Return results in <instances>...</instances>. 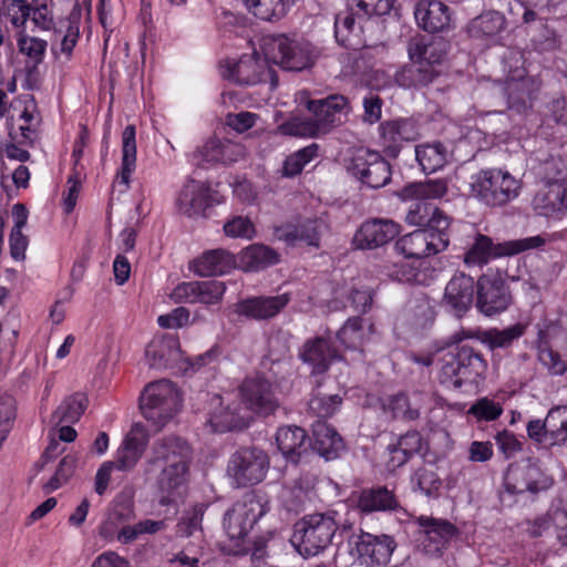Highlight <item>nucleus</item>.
<instances>
[{
  "label": "nucleus",
  "mask_w": 567,
  "mask_h": 567,
  "mask_svg": "<svg viewBox=\"0 0 567 567\" xmlns=\"http://www.w3.org/2000/svg\"><path fill=\"white\" fill-rule=\"evenodd\" d=\"M311 449L326 461L338 458L346 450L340 434L324 422H317L312 430Z\"/></svg>",
  "instance_id": "f704fd0d"
},
{
  "label": "nucleus",
  "mask_w": 567,
  "mask_h": 567,
  "mask_svg": "<svg viewBox=\"0 0 567 567\" xmlns=\"http://www.w3.org/2000/svg\"><path fill=\"white\" fill-rule=\"evenodd\" d=\"M411 487L429 498H437L441 494L442 480L433 470L427 467L417 468L411 476Z\"/></svg>",
  "instance_id": "de8ad7c7"
},
{
  "label": "nucleus",
  "mask_w": 567,
  "mask_h": 567,
  "mask_svg": "<svg viewBox=\"0 0 567 567\" xmlns=\"http://www.w3.org/2000/svg\"><path fill=\"white\" fill-rule=\"evenodd\" d=\"M545 243L546 240L542 236H533L495 244L491 237L476 234L463 260L467 266H483L491 259L513 256L529 249L539 248Z\"/></svg>",
  "instance_id": "9d476101"
},
{
  "label": "nucleus",
  "mask_w": 567,
  "mask_h": 567,
  "mask_svg": "<svg viewBox=\"0 0 567 567\" xmlns=\"http://www.w3.org/2000/svg\"><path fill=\"white\" fill-rule=\"evenodd\" d=\"M266 61L287 71H302L311 66L317 50L306 38H258Z\"/></svg>",
  "instance_id": "39448f33"
},
{
  "label": "nucleus",
  "mask_w": 567,
  "mask_h": 567,
  "mask_svg": "<svg viewBox=\"0 0 567 567\" xmlns=\"http://www.w3.org/2000/svg\"><path fill=\"white\" fill-rule=\"evenodd\" d=\"M81 16L82 9L79 3H75L66 18L53 23L52 30L63 35H80Z\"/></svg>",
  "instance_id": "680f3d73"
},
{
  "label": "nucleus",
  "mask_w": 567,
  "mask_h": 567,
  "mask_svg": "<svg viewBox=\"0 0 567 567\" xmlns=\"http://www.w3.org/2000/svg\"><path fill=\"white\" fill-rule=\"evenodd\" d=\"M319 148L317 143H312L289 155L284 162V176L293 177L300 174L303 167L318 156Z\"/></svg>",
  "instance_id": "864d4df0"
},
{
  "label": "nucleus",
  "mask_w": 567,
  "mask_h": 567,
  "mask_svg": "<svg viewBox=\"0 0 567 567\" xmlns=\"http://www.w3.org/2000/svg\"><path fill=\"white\" fill-rule=\"evenodd\" d=\"M554 478L530 457L508 465L504 474V487L508 494H538L549 489Z\"/></svg>",
  "instance_id": "f8f14e48"
},
{
  "label": "nucleus",
  "mask_w": 567,
  "mask_h": 567,
  "mask_svg": "<svg viewBox=\"0 0 567 567\" xmlns=\"http://www.w3.org/2000/svg\"><path fill=\"white\" fill-rule=\"evenodd\" d=\"M134 516L135 513L131 503H117L111 512L107 522L101 527L100 534L106 537L110 532V527H115L118 524L130 522Z\"/></svg>",
  "instance_id": "e2e57ef3"
},
{
  "label": "nucleus",
  "mask_w": 567,
  "mask_h": 567,
  "mask_svg": "<svg viewBox=\"0 0 567 567\" xmlns=\"http://www.w3.org/2000/svg\"><path fill=\"white\" fill-rule=\"evenodd\" d=\"M505 17L497 11H488L474 18L467 31L475 35H497L504 30Z\"/></svg>",
  "instance_id": "8fccbe9b"
},
{
  "label": "nucleus",
  "mask_w": 567,
  "mask_h": 567,
  "mask_svg": "<svg viewBox=\"0 0 567 567\" xmlns=\"http://www.w3.org/2000/svg\"><path fill=\"white\" fill-rule=\"evenodd\" d=\"M468 413L477 420L494 421L503 413V408L493 400L482 398L470 408Z\"/></svg>",
  "instance_id": "bf43d9fd"
},
{
  "label": "nucleus",
  "mask_w": 567,
  "mask_h": 567,
  "mask_svg": "<svg viewBox=\"0 0 567 567\" xmlns=\"http://www.w3.org/2000/svg\"><path fill=\"white\" fill-rule=\"evenodd\" d=\"M449 244L450 231L416 229L398 239L395 249L406 258L422 259L445 250Z\"/></svg>",
  "instance_id": "2eb2a0df"
},
{
  "label": "nucleus",
  "mask_w": 567,
  "mask_h": 567,
  "mask_svg": "<svg viewBox=\"0 0 567 567\" xmlns=\"http://www.w3.org/2000/svg\"><path fill=\"white\" fill-rule=\"evenodd\" d=\"M322 221L318 219H307L298 225L300 241L306 243L309 246L318 248L320 246V236Z\"/></svg>",
  "instance_id": "774afa93"
},
{
  "label": "nucleus",
  "mask_w": 567,
  "mask_h": 567,
  "mask_svg": "<svg viewBox=\"0 0 567 567\" xmlns=\"http://www.w3.org/2000/svg\"><path fill=\"white\" fill-rule=\"evenodd\" d=\"M221 141L208 140L204 145L197 147L190 155L193 165L207 168L209 165L220 163Z\"/></svg>",
  "instance_id": "6e6d98bb"
},
{
  "label": "nucleus",
  "mask_w": 567,
  "mask_h": 567,
  "mask_svg": "<svg viewBox=\"0 0 567 567\" xmlns=\"http://www.w3.org/2000/svg\"><path fill=\"white\" fill-rule=\"evenodd\" d=\"M534 210L545 217H561L567 213V183L544 184L532 200Z\"/></svg>",
  "instance_id": "cd10ccee"
},
{
  "label": "nucleus",
  "mask_w": 567,
  "mask_h": 567,
  "mask_svg": "<svg viewBox=\"0 0 567 567\" xmlns=\"http://www.w3.org/2000/svg\"><path fill=\"white\" fill-rule=\"evenodd\" d=\"M290 300L289 293L248 297L237 301L233 306V312L247 320L266 321L279 315Z\"/></svg>",
  "instance_id": "6ab92c4d"
},
{
  "label": "nucleus",
  "mask_w": 567,
  "mask_h": 567,
  "mask_svg": "<svg viewBox=\"0 0 567 567\" xmlns=\"http://www.w3.org/2000/svg\"><path fill=\"white\" fill-rule=\"evenodd\" d=\"M449 50L445 38H411L408 52L410 59H415L435 69L441 64Z\"/></svg>",
  "instance_id": "72a5a7b5"
},
{
  "label": "nucleus",
  "mask_w": 567,
  "mask_h": 567,
  "mask_svg": "<svg viewBox=\"0 0 567 567\" xmlns=\"http://www.w3.org/2000/svg\"><path fill=\"white\" fill-rule=\"evenodd\" d=\"M354 546L361 561L368 566L386 565L396 547L392 536L362 532L354 536Z\"/></svg>",
  "instance_id": "aec40b11"
},
{
  "label": "nucleus",
  "mask_w": 567,
  "mask_h": 567,
  "mask_svg": "<svg viewBox=\"0 0 567 567\" xmlns=\"http://www.w3.org/2000/svg\"><path fill=\"white\" fill-rule=\"evenodd\" d=\"M425 396L423 392L419 391L413 392L411 396L405 393H396L388 399L384 410L389 411L393 419L415 421L420 417Z\"/></svg>",
  "instance_id": "58836bf2"
},
{
  "label": "nucleus",
  "mask_w": 567,
  "mask_h": 567,
  "mask_svg": "<svg viewBox=\"0 0 567 567\" xmlns=\"http://www.w3.org/2000/svg\"><path fill=\"white\" fill-rule=\"evenodd\" d=\"M182 399L175 384L159 380L145 386L140 408L144 417L162 429L181 409Z\"/></svg>",
  "instance_id": "6e6552de"
},
{
  "label": "nucleus",
  "mask_w": 567,
  "mask_h": 567,
  "mask_svg": "<svg viewBox=\"0 0 567 567\" xmlns=\"http://www.w3.org/2000/svg\"><path fill=\"white\" fill-rule=\"evenodd\" d=\"M447 344L453 343L447 341ZM455 353L444 361L440 381L446 386L461 388L464 383L475 382L487 370V361L483 354L468 344L455 343Z\"/></svg>",
  "instance_id": "0eeeda50"
},
{
  "label": "nucleus",
  "mask_w": 567,
  "mask_h": 567,
  "mask_svg": "<svg viewBox=\"0 0 567 567\" xmlns=\"http://www.w3.org/2000/svg\"><path fill=\"white\" fill-rule=\"evenodd\" d=\"M400 230V225L391 219H369L361 224L352 243L358 249H375L393 240Z\"/></svg>",
  "instance_id": "4be33fe9"
},
{
  "label": "nucleus",
  "mask_w": 567,
  "mask_h": 567,
  "mask_svg": "<svg viewBox=\"0 0 567 567\" xmlns=\"http://www.w3.org/2000/svg\"><path fill=\"white\" fill-rule=\"evenodd\" d=\"M300 360L311 367L313 375L324 374L340 359L338 350L323 337L308 339L299 351Z\"/></svg>",
  "instance_id": "393cba45"
},
{
  "label": "nucleus",
  "mask_w": 567,
  "mask_h": 567,
  "mask_svg": "<svg viewBox=\"0 0 567 567\" xmlns=\"http://www.w3.org/2000/svg\"><path fill=\"white\" fill-rule=\"evenodd\" d=\"M415 158L426 174L443 168L452 158L447 146L440 141L415 146Z\"/></svg>",
  "instance_id": "ea45409f"
},
{
  "label": "nucleus",
  "mask_w": 567,
  "mask_h": 567,
  "mask_svg": "<svg viewBox=\"0 0 567 567\" xmlns=\"http://www.w3.org/2000/svg\"><path fill=\"white\" fill-rule=\"evenodd\" d=\"M234 267V255L223 248L208 250L193 262V270L200 277L221 276Z\"/></svg>",
  "instance_id": "c9c22d12"
},
{
  "label": "nucleus",
  "mask_w": 567,
  "mask_h": 567,
  "mask_svg": "<svg viewBox=\"0 0 567 567\" xmlns=\"http://www.w3.org/2000/svg\"><path fill=\"white\" fill-rule=\"evenodd\" d=\"M446 184L441 179L410 183L399 193L403 200L416 199L405 216V221L419 229H431L432 231H450L451 219L432 203L429 198H441L446 194Z\"/></svg>",
  "instance_id": "f03ea898"
},
{
  "label": "nucleus",
  "mask_w": 567,
  "mask_h": 567,
  "mask_svg": "<svg viewBox=\"0 0 567 567\" xmlns=\"http://www.w3.org/2000/svg\"><path fill=\"white\" fill-rule=\"evenodd\" d=\"M87 399L83 393H74L65 398L52 414L51 421L59 425L62 423H76L86 409Z\"/></svg>",
  "instance_id": "c03bdc74"
},
{
  "label": "nucleus",
  "mask_w": 567,
  "mask_h": 567,
  "mask_svg": "<svg viewBox=\"0 0 567 567\" xmlns=\"http://www.w3.org/2000/svg\"><path fill=\"white\" fill-rule=\"evenodd\" d=\"M550 446L567 443V405H557L547 412Z\"/></svg>",
  "instance_id": "09e8293b"
},
{
  "label": "nucleus",
  "mask_w": 567,
  "mask_h": 567,
  "mask_svg": "<svg viewBox=\"0 0 567 567\" xmlns=\"http://www.w3.org/2000/svg\"><path fill=\"white\" fill-rule=\"evenodd\" d=\"M337 43L347 49L348 60L358 63L359 59L370 60L377 55H381L386 51L384 42L368 43L364 38H336Z\"/></svg>",
  "instance_id": "37998d69"
},
{
  "label": "nucleus",
  "mask_w": 567,
  "mask_h": 567,
  "mask_svg": "<svg viewBox=\"0 0 567 567\" xmlns=\"http://www.w3.org/2000/svg\"><path fill=\"white\" fill-rule=\"evenodd\" d=\"M307 110L313 117L306 121L288 122L281 125L285 134L293 136L317 137L344 124L352 111L350 101L342 94H330L323 99H309Z\"/></svg>",
  "instance_id": "7ed1b4c3"
},
{
  "label": "nucleus",
  "mask_w": 567,
  "mask_h": 567,
  "mask_svg": "<svg viewBox=\"0 0 567 567\" xmlns=\"http://www.w3.org/2000/svg\"><path fill=\"white\" fill-rule=\"evenodd\" d=\"M525 333V326L515 323L505 329L489 328V329H465L461 328L458 331L450 336L451 343H462L467 339H475L482 344L486 346L489 350L507 349L515 340H518Z\"/></svg>",
  "instance_id": "a211bd4d"
},
{
  "label": "nucleus",
  "mask_w": 567,
  "mask_h": 567,
  "mask_svg": "<svg viewBox=\"0 0 567 567\" xmlns=\"http://www.w3.org/2000/svg\"><path fill=\"white\" fill-rule=\"evenodd\" d=\"M337 515L334 511L313 513L295 523L290 540L301 556H316L332 544L339 528Z\"/></svg>",
  "instance_id": "20e7f679"
},
{
  "label": "nucleus",
  "mask_w": 567,
  "mask_h": 567,
  "mask_svg": "<svg viewBox=\"0 0 567 567\" xmlns=\"http://www.w3.org/2000/svg\"><path fill=\"white\" fill-rule=\"evenodd\" d=\"M136 128L134 125H127L122 133V171L120 174L121 183L126 186L130 183L131 174L136 166Z\"/></svg>",
  "instance_id": "49530a36"
},
{
  "label": "nucleus",
  "mask_w": 567,
  "mask_h": 567,
  "mask_svg": "<svg viewBox=\"0 0 567 567\" xmlns=\"http://www.w3.org/2000/svg\"><path fill=\"white\" fill-rule=\"evenodd\" d=\"M394 75L395 83L403 89H421L434 81L439 72L424 62L410 59Z\"/></svg>",
  "instance_id": "e433bc0d"
},
{
  "label": "nucleus",
  "mask_w": 567,
  "mask_h": 567,
  "mask_svg": "<svg viewBox=\"0 0 567 567\" xmlns=\"http://www.w3.org/2000/svg\"><path fill=\"white\" fill-rule=\"evenodd\" d=\"M416 524L424 535L423 545L429 553L441 554L450 542L458 534L451 522L431 516H419Z\"/></svg>",
  "instance_id": "a878e982"
},
{
  "label": "nucleus",
  "mask_w": 567,
  "mask_h": 567,
  "mask_svg": "<svg viewBox=\"0 0 567 567\" xmlns=\"http://www.w3.org/2000/svg\"><path fill=\"white\" fill-rule=\"evenodd\" d=\"M269 466L266 451L257 446H240L229 456L226 474L233 487H250L265 480Z\"/></svg>",
  "instance_id": "423d86ee"
},
{
  "label": "nucleus",
  "mask_w": 567,
  "mask_h": 567,
  "mask_svg": "<svg viewBox=\"0 0 567 567\" xmlns=\"http://www.w3.org/2000/svg\"><path fill=\"white\" fill-rule=\"evenodd\" d=\"M346 300L360 315L370 311L373 302V290L370 288L351 287L346 290Z\"/></svg>",
  "instance_id": "4d7b16f0"
},
{
  "label": "nucleus",
  "mask_w": 567,
  "mask_h": 567,
  "mask_svg": "<svg viewBox=\"0 0 567 567\" xmlns=\"http://www.w3.org/2000/svg\"><path fill=\"white\" fill-rule=\"evenodd\" d=\"M224 233L231 238H252L256 230L248 217L235 216L224 225Z\"/></svg>",
  "instance_id": "052dcab7"
},
{
  "label": "nucleus",
  "mask_w": 567,
  "mask_h": 567,
  "mask_svg": "<svg viewBox=\"0 0 567 567\" xmlns=\"http://www.w3.org/2000/svg\"><path fill=\"white\" fill-rule=\"evenodd\" d=\"M471 189L487 206H503L518 196L519 183L508 172L482 169L472 177Z\"/></svg>",
  "instance_id": "1a4fd4ad"
},
{
  "label": "nucleus",
  "mask_w": 567,
  "mask_h": 567,
  "mask_svg": "<svg viewBox=\"0 0 567 567\" xmlns=\"http://www.w3.org/2000/svg\"><path fill=\"white\" fill-rule=\"evenodd\" d=\"M225 290L226 287L223 281H198L197 302L204 305H216L220 302Z\"/></svg>",
  "instance_id": "13d9d810"
},
{
  "label": "nucleus",
  "mask_w": 567,
  "mask_h": 567,
  "mask_svg": "<svg viewBox=\"0 0 567 567\" xmlns=\"http://www.w3.org/2000/svg\"><path fill=\"white\" fill-rule=\"evenodd\" d=\"M30 13L31 6L25 0H0V17L16 28L24 27Z\"/></svg>",
  "instance_id": "5fc2aeb1"
},
{
  "label": "nucleus",
  "mask_w": 567,
  "mask_h": 567,
  "mask_svg": "<svg viewBox=\"0 0 567 567\" xmlns=\"http://www.w3.org/2000/svg\"><path fill=\"white\" fill-rule=\"evenodd\" d=\"M178 210L188 217H206V210L219 204L209 186L195 179H188L177 197Z\"/></svg>",
  "instance_id": "5701e85b"
},
{
  "label": "nucleus",
  "mask_w": 567,
  "mask_h": 567,
  "mask_svg": "<svg viewBox=\"0 0 567 567\" xmlns=\"http://www.w3.org/2000/svg\"><path fill=\"white\" fill-rule=\"evenodd\" d=\"M267 503L256 492L246 493L224 515V528L230 539H244L266 514Z\"/></svg>",
  "instance_id": "9b49d317"
},
{
  "label": "nucleus",
  "mask_w": 567,
  "mask_h": 567,
  "mask_svg": "<svg viewBox=\"0 0 567 567\" xmlns=\"http://www.w3.org/2000/svg\"><path fill=\"white\" fill-rule=\"evenodd\" d=\"M417 260V265L401 267L400 280L412 285L427 286L439 277L442 266L439 261L432 262L425 258Z\"/></svg>",
  "instance_id": "79ce46f5"
},
{
  "label": "nucleus",
  "mask_w": 567,
  "mask_h": 567,
  "mask_svg": "<svg viewBox=\"0 0 567 567\" xmlns=\"http://www.w3.org/2000/svg\"><path fill=\"white\" fill-rule=\"evenodd\" d=\"M539 89V81L530 76L508 81L505 86L508 109L517 114H524L532 107Z\"/></svg>",
  "instance_id": "7c9ffc66"
},
{
  "label": "nucleus",
  "mask_w": 567,
  "mask_h": 567,
  "mask_svg": "<svg viewBox=\"0 0 567 567\" xmlns=\"http://www.w3.org/2000/svg\"><path fill=\"white\" fill-rule=\"evenodd\" d=\"M18 44L20 52L27 54L33 60V68L42 61L47 48V41L41 38H19Z\"/></svg>",
  "instance_id": "338daca9"
},
{
  "label": "nucleus",
  "mask_w": 567,
  "mask_h": 567,
  "mask_svg": "<svg viewBox=\"0 0 567 567\" xmlns=\"http://www.w3.org/2000/svg\"><path fill=\"white\" fill-rule=\"evenodd\" d=\"M354 506L361 513L371 514L374 512L395 511L400 507L398 497L386 486H372L362 488L353 497Z\"/></svg>",
  "instance_id": "c85d7f7f"
},
{
  "label": "nucleus",
  "mask_w": 567,
  "mask_h": 567,
  "mask_svg": "<svg viewBox=\"0 0 567 567\" xmlns=\"http://www.w3.org/2000/svg\"><path fill=\"white\" fill-rule=\"evenodd\" d=\"M534 176L544 184L567 183L566 164L558 154L539 151L530 158Z\"/></svg>",
  "instance_id": "2f4dec72"
},
{
  "label": "nucleus",
  "mask_w": 567,
  "mask_h": 567,
  "mask_svg": "<svg viewBox=\"0 0 567 567\" xmlns=\"http://www.w3.org/2000/svg\"><path fill=\"white\" fill-rule=\"evenodd\" d=\"M203 515L204 513L202 508L194 507L177 524L176 534L179 537H189L194 535L195 532L200 530Z\"/></svg>",
  "instance_id": "69168bd1"
},
{
  "label": "nucleus",
  "mask_w": 567,
  "mask_h": 567,
  "mask_svg": "<svg viewBox=\"0 0 567 567\" xmlns=\"http://www.w3.org/2000/svg\"><path fill=\"white\" fill-rule=\"evenodd\" d=\"M178 348L177 339L172 336L155 337L145 349V360L152 369H167L177 360Z\"/></svg>",
  "instance_id": "473e14b6"
},
{
  "label": "nucleus",
  "mask_w": 567,
  "mask_h": 567,
  "mask_svg": "<svg viewBox=\"0 0 567 567\" xmlns=\"http://www.w3.org/2000/svg\"><path fill=\"white\" fill-rule=\"evenodd\" d=\"M538 359L551 375H561L567 371V360L563 359L561 355L551 348H540Z\"/></svg>",
  "instance_id": "0e129e2a"
},
{
  "label": "nucleus",
  "mask_w": 567,
  "mask_h": 567,
  "mask_svg": "<svg viewBox=\"0 0 567 567\" xmlns=\"http://www.w3.org/2000/svg\"><path fill=\"white\" fill-rule=\"evenodd\" d=\"M148 435L142 424H134L125 435L115 456L114 466L120 471L132 470L141 458L146 445Z\"/></svg>",
  "instance_id": "bb28decb"
},
{
  "label": "nucleus",
  "mask_w": 567,
  "mask_h": 567,
  "mask_svg": "<svg viewBox=\"0 0 567 567\" xmlns=\"http://www.w3.org/2000/svg\"><path fill=\"white\" fill-rule=\"evenodd\" d=\"M342 398L339 394H327L319 389L312 391L311 398L308 402L309 410L318 417H330L341 406Z\"/></svg>",
  "instance_id": "3c124183"
},
{
  "label": "nucleus",
  "mask_w": 567,
  "mask_h": 567,
  "mask_svg": "<svg viewBox=\"0 0 567 567\" xmlns=\"http://www.w3.org/2000/svg\"><path fill=\"white\" fill-rule=\"evenodd\" d=\"M363 319L360 316L349 318L337 332V339L347 349L357 350L363 344Z\"/></svg>",
  "instance_id": "603ef678"
},
{
  "label": "nucleus",
  "mask_w": 567,
  "mask_h": 567,
  "mask_svg": "<svg viewBox=\"0 0 567 567\" xmlns=\"http://www.w3.org/2000/svg\"><path fill=\"white\" fill-rule=\"evenodd\" d=\"M352 174L370 188H381L391 181V165L380 153L363 150L352 159Z\"/></svg>",
  "instance_id": "dca6fc26"
},
{
  "label": "nucleus",
  "mask_w": 567,
  "mask_h": 567,
  "mask_svg": "<svg viewBox=\"0 0 567 567\" xmlns=\"http://www.w3.org/2000/svg\"><path fill=\"white\" fill-rule=\"evenodd\" d=\"M252 53L244 54L238 61L229 63L226 78L234 80L238 84L252 85L264 80L266 70L272 64L266 61L265 54L255 48L252 42Z\"/></svg>",
  "instance_id": "b1692460"
},
{
  "label": "nucleus",
  "mask_w": 567,
  "mask_h": 567,
  "mask_svg": "<svg viewBox=\"0 0 567 567\" xmlns=\"http://www.w3.org/2000/svg\"><path fill=\"white\" fill-rule=\"evenodd\" d=\"M255 17L265 21L279 20L286 16L291 0H244Z\"/></svg>",
  "instance_id": "a18cd8bd"
},
{
  "label": "nucleus",
  "mask_w": 567,
  "mask_h": 567,
  "mask_svg": "<svg viewBox=\"0 0 567 567\" xmlns=\"http://www.w3.org/2000/svg\"><path fill=\"white\" fill-rule=\"evenodd\" d=\"M380 143L386 156H399L403 144L414 142L420 136V127L413 117H399L384 121L379 126Z\"/></svg>",
  "instance_id": "f3484780"
},
{
  "label": "nucleus",
  "mask_w": 567,
  "mask_h": 567,
  "mask_svg": "<svg viewBox=\"0 0 567 567\" xmlns=\"http://www.w3.org/2000/svg\"><path fill=\"white\" fill-rule=\"evenodd\" d=\"M276 390L277 386L262 374L245 378L239 386L243 403L260 416L274 414L280 406Z\"/></svg>",
  "instance_id": "4468645a"
},
{
  "label": "nucleus",
  "mask_w": 567,
  "mask_h": 567,
  "mask_svg": "<svg viewBox=\"0 0 567 567\" xmlns=\"http://www.w3.org/2000/svg\"><path fill=\"white\" fill-rule=\"evenodd\" d=\"M280 255L271 247L252 244L246 247L239 257L240 267L245 271H260L278 264Z\"/></svg>",
  "instance_id": "a19ab883"
},
{
  "label": "nucleus",
  "mask_w": 567,
  "mask_h": 567,
  "mask_svg": "<svg viewBox=\"0 0 567 567\" xmlns=\"http://www.w3.org/2000/svg\"><path fill=\"white\" fill-rule=\"evenodd\" d=\"M475 293L474 278L465 272H456L446 284L442 302L453 316L462 318L471 309Z\"/></svg>",
  "instance_id": "412c9836"
},
{
  "label": "nucleus",
  "mask_w": 567,
  "mask_h": 567,
  "mask_svg": "<svg viewBox=\"0 0 567 567\" xmlns=\"http://www.w3.org/2000/svg\"><path fill=\"white\" fill-rule=\"evenodd\" d=\"M417 24L429 33L447 31L451 24L449 7L439 1H420L414 11Z\"/></svg>",
  "instance_id": "c756f323"
},
{
  "label": "nucleus",
  "mask_w": 567,
  "mask_h": 567,
  "mask_svg": "<svg viewBox=\"0 0 567 567\" xmlns=\"http://www.w3.org/2000/svg\"><path fill=\"white\" fill-rule=\"evenodd\" d=\"M192 460V446L183 437L167 435L154 441L151 463L163 466L157 477L162 505L174 502L179 488L187 483Z\"/></svg>",
  "instance_id": "f257e3e1"
},
{
  "label": "nucleus",
  "mask_w": 567,
  "mask_h": 567,
  "mask_svg": "<svg viewBox=\"0 0 567 567\" xmlns=\"http://www.w3.org/2000/svg\"><path fill=\"white\" fill-rule=\"evenodd\" d=\"M308 435L302 427H280L276 435L278 450L289 461L298 463L300 456L307 452Z\"/></svg>",
  "instance_id": "4c0bfd02"
},
{
  "label": "nucleus",
  "mask_w": 567,
  "mask_h": 567,
  "mask_svg": "<svg viewBox=\"0 0 567 567\" xmlns=\"http://www.w3.org/2000/svg\"><path fill=\"white\" fill-rule=\"evenodd\" d=\"M513 301L506 280L499 275L485 274L476 281L475 307L485 317H494L508 309Z\"/></svg>",
  "instance_id": "ddd939ff"
}]
</instances>
